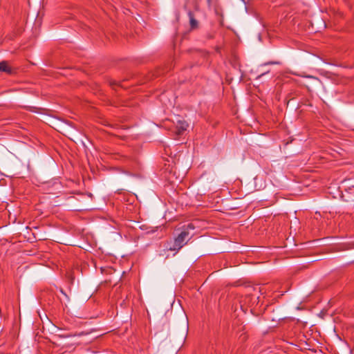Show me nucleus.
<instances>
[{"label":"nucleus","instance_id":"f257e3e1","mask_svg":"<svg viewBox=\"0 0 354 354\" xmlns=\"http://www.w3.org/2000/svg\"><path fill=\"white\" fill-rule=\"evenodd\" d=\"M189 233L188 231L183 230L178 236L174 239L173 245L167 247V250L170 251H178L187 243L189 240Z\"/></svg>","mask_w":354,"mask_h":354},{"label":"nucleus","instance_id":"f03ea898","mask_svg":"<svg viewBox=\"0 0 354 354\" xmlns=\"http://www.w3.org/2000/svg\"><path fill=\"white\" fill-rule=\"evenodd\" d=\"M188 127H189V124L187 122V121H185L183 119L178 120L176 121V132H175L177 136L182 135L187 129Z\"/></svg>","mask_w":354,"mask_h":354},{"label":"nucleus","instance_id":"7ed1b4c3","mask_svg":"<svg viewBox=\"0 0 354 354\" xmlns=\"http://www.w3.org/2000/svg\"><path fill=\"white\" fill-rule=\"evenodd\" d=\"M75 129V127L73 125V123L69 121H62L60 129L59 130L64 134H71L72 129Z\"/></svg>","mask_w":354,"mask_h":354},{"label":"nucleus","instance_id":"20e7f679","mask_svg":"<svg viewBox=\"0 0 354 354\" xmlns=\"http://www.w3.org/2000/svg\"><path fill=\"white\" fill-rule=\"evenodd\" d=\"M188 17L189 19V25L192 29H196L198 26V21L195 19L194 15L192 11L188 12Z\"/></svg>","mask_w":354,"mask_h":354},{"label":"nucleus","instance_id":"39448f33","mask_svg":"<svg viewBox=\"0 0 354 354\" xmlns=\"http://www.w3.org/2000/svg\"><path fill=\"white\" fill-rule=\"evenodd\" d=\"M0 72H5L8 74L12 73V70L6 61H2L0 62Z\"/></svg>","mask_w":354,"mask_h":354},{"label":"nucleus","instance_id":"423d86ee","mask_svg":"<svg viewBox=\"0 0 354 354\" xmlns=\"http://www.w3.org/2000/svg\"><path fill=\"white\" fill-rule=\"evenodd\" d=\"M26 110L30 111H32V112H35V113L39 112L38 109L35 106H26Z\"/></svg>","mask_w":354,"mask_h":354},{"label":"nucleus","instance_id":"0eeeda50","mask_svg":"<svg viewBox=\"0 0 354 354\" xmlns=\"http://www.w3.org/2000/svg\"><path fill=\"white\" fill-rule=\"evenodd\" d=\"M109 84H110V86H111L112 87H115V86H120V83H118L115 80H111L109 82Z\"/></svg>","mask_w":354,"mask_h":354},{"label":"nucleus","instance_id":"6e6552de","mask_svg":"<svg viewBox=\"0 0 354 354\" xmlns=\"http://www.w3.org/2000/svg\"><path fill=\"white\" fill-rule=\"evenodd\" d=\"M190 229V230H194V226L192 223H189L187 226V228L185 229L184 230H187L188 231V230Z\"/></svg>","mask_w":354,"mask_h":354},{"label":"nucleus","instance_id":"1a4fd4ad","mask_svg":"<svg viewBox=\"0 0 354 354\" xmlns=\"http://www.w3.org/2000/svg\"><path fill=\"white\" fill-rule=\"evenodd\" d=\"M279 64V62L272 61V62H267V63L264 64V65H268V64L274 65V64Z\"/></svg>","mask_w":354,"mask_h":354},{"label":"nucleus","instance_id":"9d476101","mask_svg":"<svg viewBox=\"0 0 354 354\" xmlns=\"http://www.w3.org/2000/svg\"><path fill=\"white\" fill-rule=\"evenodd\" d=\"M265 73H262L259 77H261V76H262V75H264V74H265Z\"/></svg>","mask_w":354,"mask_h":354}]
</instances>
